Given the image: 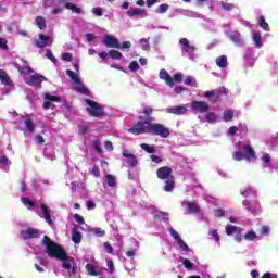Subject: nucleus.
<instances>
[{
    "label": "nucleus",
    "instance_id": "obj_55",
    "mask_svg": "<svg viewBox=\"0 0 278 278\" xmlns=\"http://www.w3.org/2000/svg\"><path fill=\"white\" fill-rule=\"evenodd\" d=\"M46 58H48V60H51V62H53V64H58V59H55V56L53 55V52H51V50L47 51Z\"/></svg>",
    "mask_w": 278,
    "mask_h": 278
},
{
    "label": "nucleus",
    "instance_id": "obj_37",
    "mask_svg": "<svg viewBox=\"0 0 278 278\" xmlns=\"http://www.w3.org/2000/svg\"><path fill=\"white\" fill-rule=\"evenodd\" d=\"M223 118H224L225 123L231 122L233 119V112L231 110L224 112Z\"/></svg>",
    "mask_w": 278,
    "mask_h": 278
},
{
    "label": "nucleus",
    "instance_id": "obj_20",
    "mask_svg": "<svg viewBox=\"0 0 278 278\" xmlns=\"http://www.w3.org/2000/svg\"><path fill=\"white\" fill-rule=\"evenodd\" d=\"M41 211H42L46 222L49 225H53V219H51V213H49V206H47V204L42 203Z\"/></svg>",
    "mask_w": 278,
    "mask_h": 278
},
{
    "label": "nucleus",
    "instance_id": "obj_58",
    "mask_svg": "<svg viewBox=\"0 0 278 278\" xmlns=\"http://www.w3.org/2000/svg\"><path fill=\"white\" fill-rule=\"evenodd\" d=\"M92 13L96 15V16H103V8L101 7H96L92 9Z\"/></svg>",
    "mask_w": 278,
    "mask_h": 278
},
{
    "label": "nucleus",
    "instance_id": "obj_29",
    "mask_svg": "<svg viewBox=\"0 0 278 278\" xmlns=\"http://www.w3.org/2000/svg\"><path fill=\"white\" fill-rule=\"evenodd\" d=\"M215 62L219 68H227V56L222 55L217 58Z\"/></svg>",
    "mask_w": 278,
    "mask_h": 278
},
{
    "label": "nucleus",
    "instance_id": "obj_56",
    "mask_svg": "<svg viewBox=\"0 0 278 278\" xmlns=\"http://www.w3.org/2000/svg\"><path fill=\"white\" fill-rule=\"evenodd\" d=\"M74 219L76 220V223H78V225H85L86 220L84 219V217L79 214H74Z\"/></svg>",
    "mask_w": 278,
    "mask_h": 278
},
{
    "label": "nucleus",
    "instance_id": "obj_36",
    "mask_svg": "<svg viewBox=\"0 0 278 278\" xmlns=\"http://www.w3.org/2000/svg\"><path fill=\"white\" fill-rule=\"evenodd\" d=\"M140 147L143 151H146V153H155V147L153 146H150L148 143H141Z\"/></svg>",
    "mask_w": 278,
    "mask_h": 278
},
{
    "label": "nucleus",
    "instance_id": "obj_41",
    "mask_svg": "<svg viewBox=\"0 0 278 278\" xmlns=\"http://www.w3.org/2000/svg\"><path fill=\"white\" fill-rule=\"evenodd\" d=\"M205 118H206L207 123H216V113L208 112L205 114Z\"/></svg>",
    "mask_w": 278,
    "mask_h": 278
},
{
    "label": "nucleus",
    "instance_id": "obj_52",
    "mask_svg": "<svg viewBox=\"0 0 278 278\" xmlns=\"http://www.w3.org/2000/svg\"><path fill=\"white\" fill-rule=\"evenodd\" d=\"M182 264H184L185 268H188L189 270L194 268V263H191V261L188 258H184Z\"/></svg>",
    "mask_w": 278,
    "mask_h": 278
},
{
    "label": "nucleus",
    "instance_id": "obj_25",
    "mask_svg": "<svg viewBox=\"0 0 278 278\" xmlns=\"http://www.w3.org/2000/svg\"><path fill=\"white\" fill-rule=\"evenodd\" d=\"M142 14H144V10L143 9H132V10H128L127 11V16H129V18H134V16H142Z\"/></svg>",
    "mask_w": 278,
    "mask_h": 278
},
{
    "label": "nucleus",
    "instance_id": "obj_46",
    "mask_svg": "<svg viewBox=\"0 0 278 278\" xmlns=\"http://www.w3.org/2000/svg\"><path fill=\"white\" fill-rule=\"evenodd\" d=\"M208 233L212 236V238H214L215 242H220V235H218L217 229L210 230Z\"/></svg>",
    "mask_w": 278,
    "mask_h": 278
},
{
    "label": "nucleus",
    "instance_id": "obj_45",
    "mask_svg": "<svg viewBox=\"0 0 278 278\" xmlns=\"http://www.w3.org/2000/svg\"><path fill=\"white\" fill-rule=\"evenodd\" d=\"M34 70L29 65L22 66V75H31Z\"/></svg>",
    "mask_w": 278,
    "mask_h": 278
},
{
    "label": "nucleus",
    "instance_id": "obj_53",
    "mask_svg": "<svg viewBox=\"0 0 278 278\" xmlns=\"http://www.w3.org/2000/svg\"><path fill=\"white\" fill-rule=\"evenodd\" d=\"M178 247H180L182 249V251H185L186 253H188L190 251V248L188 247V244H186L184 242L182 239H180L178 242H177Z\"/></svg>",
    "mask_w": 278,
    "mask_h": 278
},
{
    "label": "nucleus",
    "instance_id": "obj_27",
    "mask_svg": "<svg viewBox=\"0 0 278 278\" xmlns=\"http://www.w3.org/2000/svg\"><path fill=\"white\" fill-rule=\"evenodd\" d=\"M36 25L38 29H47V20L42 16H37L36 17Z\"/></svg>",
    "mask_w": 278,
    "mask_h": 278
},
{
    "label": "nucleus",
    "instance_id": "obj_11",
    "mask_svg": "<svg viewBox=\"0 0 278 278\" xmlns=\"http://www.w3.org/2000/svg\"><path fill=\"white\" fill-rule=\"evenodd\" d=\"M38 37L39 40L35 42L37 49H45L46 47H49V40H51L50 35L39 34Z\"/></svg>",
    "mask_w": 278,
    "mask_h": 278
},
{
    "label": "nucleus",
    "instance_id": "obj_63",
    "mask_svg": "<svg viewBox=\"0 0 278 278\" xmlns=\"http://www.w3.org/2000/svg\"><path fill=\"white\" fill-rule=\"evenodd\" d=\"M34 140L37 142V144H45V137L41 135H35Z\"/></svg>",
    "mask_w": 278,
    "mask_h": 278
},
{
    "label": "nucleus",
    "instance_id": "obj_17",
    "mask_svg": "<svg viewBox=\"0 0 278 278\" xmlns=\"http://www.w3.org/2000/svg\"><path fill=\"white\" fill-rule=\"evenodd\" d=\"M185 204L187 205V210L190 214H199L201 212V207L198 203L187 201Z\"/></svg>",
    "mask_w": 278,
    "mask_h": 278
},
{
    "label": "nucleus",
    "instance_id": "obj_50",
    "mask_svg": "<svg viewBox=\"0 0 278 278\" xmlns=\"http://www.w3.org/2000/svg\"><path fill=\"white\" fill-rule=\"evenodd\" d=\"M168 4L164 3L159 5L157 12L159 14H166L168 12Z\"/></svg>",
    "mask_w": 278,
    "mask_h": 278
},
{
    "label": "nucleus",
    "instance_id": "obj_12",
    "mask_svg": "<svg viewBox=\"0 0 278 278\" xmlns=\"http://www.w3.org/2000/svg\"><path fill=\"white\" fill-rule=\"evenodd\" d=\"M242 205L247 207V212H251V214H255L257 208L260 207V202L255 200L254 202H249V200H243Z\"/></svg>",
    "mask_w": 278,
    "mask_h": 278
},
{
    "label": "nucleus",
    "instance_id": "obj_31",
    "mask_svg": "<svg viewBox=\"0 0 278 278\" xmlns=\"http://www.w3.org/2000/svg\"><path fill=\"white\" fill-rule=\"evenodd\" d=\"M243 151H244L245 155H248V157L255 159V150H253V148H251V146H249V144L243 146Z\"/></svg>",
    "mask_w": 278,
    "mask_h": 278
},
{
    "label": "nucleus",
    "instance_id": "obj_26",
    "mask_svg": "<svg viewBox=\"0 0 278 278\" xmlns=\"http://www.w3.org/2000/svg\"><path fill=\"white\" fill-rule=\"evenodd\" d=\"M85 268L88 275H90V277H99V271L97 270V268H94V265H92L91 263H88Z\"/></svg>",
    "mask_w": 278,
    "mask_h": 278
},
{
    "label": "nucleus",
    "instance_id": "obj_8",
    "mask_svg": "<svg viewBox=\"0 0 278 278\" xmlns=\"http://www.w3.org/2000/svg\"><path fill=\"white\" fill-rule=\"evenodd\" d=\"M122 155L127 159L126 164L129 168H136L138 166V159L136 155L129 153V150H124Z\"/></svg>",
    "mask_w": 278,
    "mask_h": 278
},
{
    "label": "nucleus",
    "instance_id": "obj_3",
    "mask_svg": "<svg viewBox=\"0 0 278 278\" xmlns=\"http://www.w3.org/2000/svg\"><path fill=\"white\" fill-rule=\"evenodd\" d=\"M153 112H154V110L152 106L144 105L141 114H143L146 116V119L138 121L134 125V127H131L130 129H142V128L147 127L148 125H151L154 121Z\"/></svg>",
    "mask_w": 278,
    "mask_h": 278
},
{
    "label": "nucleus",
    "instance_id": "obj_1",
    "mask_svg": "<svg viewBox=\"0 0 278 278\" xmlns=\"http://www.w3.org/2000/svg\"><path fill=\"white\" fill-rule=\"evenodd\" d=\"M42 244L46 245V253L49 257L54 260H59L62 262V268L67 270L68 278L73 277V275L77 274V267L75 266V258L68 256L64 247L58 244L55 241L51 240L49 236H43Z\"/></svg>",
    "mask_w": 278,
    "mask_h": 278
},
{
    "label": "nucleus",
    "instance_id": "obj_51",
    "mask_svg": "<svg viewBox=\"0 0 278 278\" xmlns=\"http://www.w3.org/2000/svg\"><path fill=\"white\" fill-rule=\"evenodd\" d=\"M140 45L143 51H149L151 49V46H149V41H147L146 38L140 39Z\"/></svg>",
    "mask_w": 278,
    "mask_h": 278
},
{
    "label": "nucleus",
    "instance_id": "obj_40",
    "mask_svg": "<svg viewBox=\"0 0 278 278\" xmlns=\"http://www.w3.org/2000/svg\"><path fill=\"white\" fill-rule=\"evenodd\" d=\"M22 203H24V205H29L30 207H36V202L31 201L30 198L24 197L21 198Z\"/></svg>",
    "mask_w": 278,
    "mask_h": 278
},
{
    "label": "nucleus",
    "instance_id": "obj_48",
    "mask_svg": "<svg viewBox=\"0 0 278 278\" xmlns=\"http://www.w3.org/2000/svg\"><path fill=\"white\" fill-rule=\"evenodd\" d=\"M230 40L235 42V45H240V42H242V40L240 39V34L230 35Z\"/></svg>",
    "mask_w": 278,
    "mask_h": 278
},
{
    "label": "nucleus",
    "instance_id": "obj_14",
    "mask_svg": "<svg viewBox=\"0 0 278 278\" xmlns=\"http://www.w3.org/2000/svg\"><path fill=\"white\" fill-rule=\"evenodd\" d=\"M204 97H206V99L214 98L215 101H220V97H223V90H220V89H213L211 91H206L204 93Z\"/></svg>",
    "mask_w": 278,
    "mask_h": 278
},
{
    "label": "nucleus",
    "instance_id": "obj_4",
    "mask_svg": "<svg viewBox=\"0 0 278 278\" xmlns=\"http://www.w3.org/2000/svg\"><path fill=\"white\" fill-rule=\"evenodd\" d=\"M85 102L89 105L86 110L90 116H93V118L103 116V106L101 104L90 99H86Z\"/></svg>",
    "mask_w": 278,
    "mask_h": 278
},
{
    "label": "nucleus",
    "instance_id": "obj_57",
    "mask_svg": "<svg viewBox=\"0 0 278 278\" xmlns=\"http://www.w3.org/2000/svg\"><path fill=\"white\" fill-rule=\"evenodd\" d=\"M174 84H181L182 79H184V75L182 74H175L174 77L172 78Z\"/></svg>",
    "mask_w": 278,
    "mask_h": 278
},
{
    "label": "nucleus",
    "instance_id": "obj_6",
    "mask_svg": "<svg viewBox=\"0 0 278 278\" xmlns=\"http://www.w3.org/2000/svg\"><path fill=\"white\" fill-rule=\"evenodd\" d=\"M24 81L28 86H40V84H42V81H47V77H45L40 74H35V75L24 77Z\"/></svg>",
    "mask_w": 278,
    "mask_h": 278
},
{
    "label": "nucleus",
    "instance_id": "obj_61",
    "mask_svg": "<svg viewBox=\"0 0 278 278\" xmlns=\"http://www.w3.org/2000/svg\"><path fill=\"white\" fill-rule=\"evenodd\" d=\"M222 8L227 12H230V10H233V4L229 2H222Z\"/></svg>",
    "mask_w": 278,
    "mask_h": 278
},
{
    "label": "nucleus",
    "instance_id": "obj_5",
    "mask_svg": "<svg viewBox=\"0 0 278 278\" xmlns=\"http://www.w3.org/2000/svg\"><path fill=\"white\" fill-rule=\"evenodd\" d=\"M191 110L199 112L200 114H207L210 112V104L205 101H192Z\"/></svg>",
    "mask_w": 278,
    "mask_h": 278
},
{
    "label": "nucleus",
    "instance_id": "obj_7",
    "mask_svg": "<svg viewBox=\"0 0 278 278\" xmlns=\"http://www.w3.org/2000/svg\"><path fill=\"white\" fill-rule=\"evenodd\" d=\"M103 45L112 49H121V42H118V39L110 35L104 36Z\"/></svg>",
    "mask_w": 278,
    "mask_h": 278
},
{
    "label": "nucleus",
    "instance_id": "obj_22",
    "mask_svg": "<svg viewBox=\"0 0 278 278\" xmlns=\"http://www.w3.org/2000/svg\"><path fill=\"white\" fill-rule=\"evenodd\" d=\"M76 85L77 86L74 88L76 92H79V94H86V97H90V90H88L86 86H84L81 83Z\"/></svg>",
    "mask_w": 278,
    "mask_h": 278
},
{
    "label": "nucleus",
    "instance_id": "obj_23",
    "mask_svg": "<svg viewBox=\"0 0 278 278\" xmlns=\"http://www.w3.org/2000/svg\"><path fill=\"white\" fill-rule=\"evenodd\" d=\"M258 27H262L264 31H270V26L268 25V22L266 21V17L264 15H261L258 18Z\"/></svg>",
    "mask_w": 278,
    "mask_h": 278
},
{
    "label": "nucleus",
    "instance_id": "obj_32",
    "mask_svg": "<svg viewBox=\"0 0 278 278\" xmlns=\"http://www.w3.org/2000/svg\"><path fill=\"white\" fill-rule=\"evenodd\" d=\"M26 235L28 238H39L40 236V231L38 229H34V228H28L26 230Z\"/></svg>",
    "mask_w": 278,
    "mask_h": 278
},
{
    "label": "nucleus",
    "instance_id": "obj_30",
    "mask_svg": "<svg viewBox=\"0 0 278 278\" xmlns=\"http://www.w3.org/2000/svg\"><path fill=\"white\" fill-rule=\"evenodd\" d=\"M66 75L71 77L72 80L75 81L76 84H81V80L79 79V75H77V73L71 70H66Z\"/></svg>",
    "mask_w": 278,
    "mask_h": 278
},
{
    "label": "nucleus",
    "instance_id": "obj_59",
    "mask_svg": "<svg viewBox=\"0 0 278 278\" xmlns=\"http://www.w3.org/2000/svg\"><path fill=\"white\" fill-rule=\"evenodd\" d=\"M170 236L176 240V242H178L179 240H181V236H179V232H177L175 229H170L169 230Z\"/></svg>",
    "mask_w": 278,
    "mask_h": 278
},
{
    "label": "nucleus",
    "instance_id": "obj_44",
    "mask_svg": "<svg viewBox=\"0 0 278 278\" xmlns=\"http://www.w3.org/2000/svg\"><path fill=\"white\" fill-rule=\"evenodd\" d=\"M103 247H104L106 253H109L110 255L114 254V248L112 247V244L109 241L104 242Z\"/></svg>",
    "mask_w": 278,
    "mask_h": 278
},
{
    "label": "nucleus",
    "instance_id": "obj_9",
    "mask_svg": "<svg viewBox=\"0 0 278 278\" xmlns=\"http://www.w3.org/2000/svg\"><path fill=\"white\" fill-rule=\"evenodd\" d=\"M173 175V168L168 167V166H163V167H160L157 170H156V176H157V179H170V177Z\"/></svg>",
    "mask_w": 278,
    "mask_h": 278
},
{
    "label": "nucleus",
    "instance_id": "obj_62",
    "mask_svg": "<svg viewBox=\"0 0 278 278\" xmlns=\"http://www.w3.org/2000/svg\"><path fill=\"white\" fill-rule=\"evenodd\" d=\"M93 147H94V150L98 153H102L103 152V150L101 149V141H99L98 139L93 141Z\"/></svg>",
    "mask_w": 278,
    "mask_h": 278
},
{
    "label": "nucleus",
    "instance_id": "obj_19",
    "mask_svg": "<svg viewBox=\"0 0 278 278\" xmlns=\"http://www.w3.org/2000/svg\"><path fill=\"white\" fill-rule=\"evenodd\" d=\"M0 81L3 86H12V80L10 79V75H8L7 71L0 70Z\"/></svg>",
    "mask_w": 278,
    "mask_h": 278
},
{
    "label": "nucleus",
    "instance_id": "obj_35",
    "mask_svg": "<svg viewBox=\"0 0 278 278\" xmlns=\"http://www.w3.org/2000/svg\"><path fill=\"white\" fill-rule=\"evenodd\" d=\"M45 99H47V101H52L54 103H60L62 101V98L58 96H51V93H45Z\"/></svg>",
    "mask_w": 278,
    "mask_h": 278
},
{
    "label": "nucleus",
    "instance_id": "obj_54",
    "mask_svg": "<svg viewBox=\"0 0 278 278\" xmlns=\"http://www.w3.org/2000/svg\"><path fill=\"white\" fill-rule=\"evenodd\" d=\"M185 85L186 86H197V80L194 78H192L191 76H188L185 79Z\"/></svg>",
    "mask_w": 278,
    "mask_h": 278
},
{
    "label": "nucleus",
    "instance_id": "obj_28",
    "mask_svg": "<svg viewBox=\"0 0 278 278\" xmlns=\"http://www.w3.org/2000/svg\"><path fill=\"white\" fill-rule=\"evenodd\" d=\"M72 241L74 242V244H79L81 242V232L74 229L72 231Z\"/></svg>",
    "mask_w": 278,
    "mask_h": 278
},
{
    "label": "nucleus",
    "instance_id": "obj_33",
    "mask_svg": "<svg viewBox=\"0 0 278 278\" xmlns=\"http://www.w3.org/2000/svg\"><path fill=\"white\" fill-rule=\"evenodd\" d=\"M106 184L110 188H114L116 186V177L112 174H108Z\"/></svg>",
    "mask_w": 278,
    "mask_h": 278
},
{
    "label": "nucleus",
    "instance_id": "obj_64",
    "mask_svg": "<svg viewBox=\"0 0 278 278\" xmlns=\"http://www.w3.org/2000/svg\"><path fill=\"white\" fill-rule=\"evenodd\" d=\"M236 229H238L236 226H226V233L227 236H231L233 233V231H236Z\"/></svg>",
    "mask_w": 278,
    "mask_h": 278
},
{
    "label": "nucleus",
    "instance_id": "obj_47",
    "mask_svg": "<svg viewBox=\"0 0 278 278\" xmlns=\"http://www.w3.org/2000/svg\"><path fill=\"white\" fill-rule=\"evenodd\" d=\"M0 49H3V51H9L10 47L8 46V39L0 38Z\"/></svg>",
    "mask_w": 278,
    "mask_h": 278
},
{
    "label": "nucleus",
    "instance_id": "obj_15",
    "mask_svg": "<svg viewBox=\"0 0 278 278\" xmlns=\"http://www.w3.org/2000/svg\"><path fill=\"white\" fill-rule=\"evenodd\" d=\"M179 42L180 45H182V49L184 51H186V53H194V51H197V48L190 45V41H188V39L181 38Z\"/></svg>",
    "mask_w": 278,
    "mask_h": 278
},
{
    "label": "nucleus",
    "instance_id": "obj_34",
    "mask_svg": "<svg viewBox=\"0 0 278 278\" xmlns=\"http://www.w3.org/2000/svg\"><path fill=\"white\" fill-rule=\"evenodd\" d=\"M109 55L112 58V60H122L123 53H121L118 50H110Z\"/></svg>",
    "mask_w": 278,
    "mask_h": 278
},
{
    "label": "nucleus",
    "instance_id": "obj_24",
    "mask_svg": "<svg viewBox=\"0 0 278 278\" xmlns=\"http://www.w3.org/2000/svg\"><path fill=\"white\" fill-rule=\"evenodd\" d=\"M253 41L257 49H262V47L264 46V42L262 41V34L260 33L253 34Z\"/></svg>",
    "mask_w": 278,
    "mask_h": 278
},
{
    "label": "nucleus",
    "instance_id": "obj_18",
    "mask_svg": "<svg viewBox=\"0 0 278 278\" xmlns=\"http://www.w3.org/2000/svg\"><path fill=\"white\" fill-rule=\"evenodd\" d=\"M24 125L28 129L29 134H34L36 131V124L34 123V119L29 115L25 116Z\"/></svg>",
    "mask_w": 278,
    "mask_h": 278
},
{
    "label": "nucleus",
    "instance_id": "obj_42",
    "mask_svg": "<svg viewBox=\"0 0 278 278\" xmlns=\"http://www.w3.org/2000/svg\"><path fill=\"white\" fill-rule=\"evenodd\" d=\"M232 157L237 162H242V160H244V154L242 153V151H236L233 152Z\"/></svg>",
    "mask_w": 278,
    "mask_h": 278
},
{
    "label": "nucleus",
    "instance_id": "obj_2",
    "mask_svg": "<svg viewBox=\"0 0 278 278\" xmlns=\"http://www.w3.org/2000/svg\"><path fill=\"white\" fill-rule=\"evenodd\" d=\"M129 134L134 136H142V134H153L154 136H160V138H168L170 136V129L160 123H151L143 128H129Z\"/></svg>",
    "mask_w": 278,
    "mask_h": 278
},
{
    "label": "nucleus",
    "instance_id": "obj_21",
    "mask_svg": "<svg viewBox=\"0 0 278 278\" xmlns=\"http://www.w3.org/2000/svg\"><path fill=\"white\" fill-rule=\"evenodd\" d=\"M65 10H71L73 14H81L84 10L72 2L65 3Z\"/></svg>",
    "mask_w": 278,
    "mask_h": 278
},
{
    "label": "nucleus",
    "instance_id": "obj_43",
    "mask_svg": "<svg viewBox=\"0 0 278 278\" xmlns=\"http://www.w3.org/2000/svg\"><path fill=\"white\" fill-rule=\"evenodd\" d=\"M129 71H131L132 73H136L137 71H140V64H138V61H132L129 64Z\"/></svg>",
    "mask_w": 278,
    "mask_h": 278
},
{
    "label": "nucleus",
    "instance_id": "obj_38",
    "mask_svg": "<svg viewBox=\"0 0 278 278\" xmlns=\"http://www.w3.org/2000/svg\"><path fill=\"white\" fill-rule=\"evenodd\" d=\"M243 238L244 240L252 241V240H255V238H257V233H255V231L253 230H250L244 235Z\"/></svg>",
    "mask_w": 278,
    "mask_h": 278
},
{
    "label": "nucleus",
    "instance_id": "obj_10",
    "mask_svg": "<svg viewBox=\"0 0 278 278\" xmlns=\"http://www.w3.org/2000/svg\"><path fill=\"white\" fill-rule=\"evenodd\" d=\"M167 114H174L175 116H181L188 112L186 105L170 106L166 109Z\"/></svg>",
    "mask_w": 278,
    "mask_h": 278
},
{
    "label": "nucleus",
    "instance_id": "obj_16",
    "mask_svg": "<svg viewBox=\"0 0 278 278\" xmlns=\"http://www.w3.org/2000/svg\"><path fill=\"white\" fill-rule=\"evenodd\" d=\"M163 190L165 192H173V190H175V176H170L169 178L165 179Z\"/></svg>",
    "mask_w": 278,
    "mask_h": 278
},
{
    "label": "nucleus",
    "instance_id": "obj_13",
    "mask_svg": "<svg viewBox=\"0 0 278 278\" xmlns=\"http://www.w3.org/2000/svg\"><path fill=\"white\" fill-rule=\"evenodd\" d=\"M160 79H163V81H165L170 88L175 86V80H173V77L168 74L166 70L160 71Z\"/></svg>",
    "mask_w": 278,
    "mask_h": 278
},
{
    "label": "nucleus",
    "instance_id": "obj_39",
    "mask_svg": "<svg viewBox=\"0 0 278 278\" xmlns=\"http://www.w3.org/2000/svg\"><path fill=\"white\" fill-rule=\"evenodd\" d=\"M108 273L114 275V261L112 258H106Z\"/></svg>",
    "mask_w": 278,
    "mask_h": 278
},
{
    "label": "nucleus",
    "instance_id": "obj_49",
    "mask_svg": "<svg viewBox=\"0 0 278 278\" xmlns=\"http://www.w3.org/2000/svg\"><path fill=\"white\" fill-rule=\"evenodd\" d=\"M92 232L94 236H98V238H103V236H105V230L102 228H93Z\"/></svg>",
    "mask_w": 278,
    "mask_h": 278
},
{
    "label": "nucleus",
    "instance_id": "obj_60",
    "mask_svg": "<svg viewBox=\"0 0 278 278\" xmlns=\"http://www.w3.org/2000/svg\"><path fill=\"white\" fill-rule=\"evenodd\" d=\"M91 175H93V177H101V169H99V166L94 165L92 167Z\"/></svg>",
    "mask_w": 278,
    "mask_h": 278
}]
</instances>
